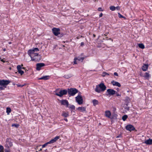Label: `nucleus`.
<instances>
[{
  "mask_svg": "<svg viewBox=\"0 0 152 152\" xmlns=\"http://www.w3.org/2000/svg\"><path fill=\"white\" fill-rule=\"evenodd\" d=\"M106 87L104 83H101L99 85L96 86L95 91L98 93H100L101 91H104L106 90Z\"/></svg>",
  "mask_w": 152,
  "mask_h": 152,
  "instance_id": "f257e3e1",
  "label": "nucleus"
},
{
  "mask_svg": "<svg viewBox=\"0 0 152 152\" xmlns=\"http://www.w3.org/2000/svg\"><path fill=\"white\" fill-rule=\"evenodd\" d=\"M52 31L53 34L58 37H62L64 34L60 32V29L59 28H54L52 29Z\"/></svg>",
  "mask_w": 152,
  "mask_h": 152,
  "instance_id": "f03ea898",
  "label": "nucleus"
},
{
  "mask_svg": "<svg viewBox=\"0 0 152 152\" xmlns=\"http://www.w3.org/2000/svg\"><path fill=\"white\" fill-rule=\"evenodd\" d=\"M31 60L35 61H39L41 59V56L37 53L33 54V55H30Z\"/></svg>",
  "mask_w": 152,
  "mask_h": 152,
  "instance_id": "7ed1b4c3",
  "label": "nucleus"
},
{
  "mask_svg": "<svg viewBox=\"0 0 152 152\" xmlns=\"http://www.w3.org/2000/svg\"><path fill=\"white\" fill-rule=\"evenodd\" d=\"M78 90L75 88H70L68 89V94L70 96H74L75 94L78 92Z\"/></svg>",
  "mask_w": 152,
  "mask_h": 152,
  "instance_id": "20e7f679",
  "label": "nucleus"
},
{
  "mask_svg": "<svg viewBox=\"0 0 152 152\" xmlns=\"http://www.w3.org/2000/svg\"><path fill=\"white\" fill-rule=\"evenodd\" d=\"M59 137H60L59 136L56 137L54 138L53 139H52L49 142H47V143H45V144L42 145V148H44L48 144H52L55 142L57 141V140H58L59 138Z\"/></svg>",
  "mask_w": 152,
  "mask_h": 152,
  "instance_id": "39448f33",
  "label": "nucleus"
},
{
  "mask_svg": "<svg viewBox=\"0 0 152 152\" xmlns=\"http://www.w3.org/2000/svg\"><path fill=\"white\" fill-rule=\"evenodd\" d=\"M75 99L77 102L79 104H81L83 103V99L82 96L80 95L79 94L75 97Z\"/></svg>",
  "mask_w": 152,
  "mask_h": 152,
  "instance_id": "423d86ee",
  "label": "nucleus"
},
{
  "mask_svg": "<svg viewBox=\"0 0 152 152\" xmlns=\"http://www.w3.org/2000/svg\"><path fill=\"white\" fill-rule=\"evenodd\" d=\"M12 145V143L10 139H7L5 144V147L8 148Z\"/></svg>",
  "mask_w": 152,
  "mask_h": 152,
  "instance_id": "0eeeda50",
  "label": "nucleus"
},
{
  "mask_svg": "<svg viewBox=\"0 0 152 152\" xmlns=\"http://www.w3.org/2000/svg\"><path fill=\"white\" fill-rule=\"evenodd\" d=\"M10 83V81L7 80H0V85L3 86L5 88L6 86Z\"/></svg>",
  "mask_w": 152,
  "mask_h": 152,
  "instance_id": "6e6552de",
  "label": "nucleus"
},
{
  "mask_svg": "<svg viewBox=\"0 0 152 152\" xmlns=\"http://www.w3.org/2000/svg\"><path fill=\"white\" fill-rule=\"evenodd\" d=\"M68 92V90L66 89L61 90L59 92V94H56V95L59 97H61L63 95H66Z\"/></svg>",
  "mask_w": 152,
  "mask_h": 152,
  "instance_id": "1a4fd4ad",
  "label": "nucleus"
},
{
  "mask_svg": "<svg viewBox=\"0 0 152 152\" xmlns=\"http://www.w3.org/2000/svg\"><path fill=\"white\" fill-rule=\"evenodd\" d=\"M39 51V49L37 48H33L32 49L29 50L28 51V53L29 55H33V54L35 53H34L35 52H38Z\"/></svg>",
  "mask_w": 152,
  "mask_h": 152,
  "instance_id": "9d476101",
  "label": "nucleus"
},
{
  "mask_svg": "<svg viewBox=\"0 0 152 152\" xmlns=\"http://www.w3.org/2000/svg\"><path fill=\"white\" fill-rule=\"evenodd\" d=\"M45 64L44 63H39L36 64V69L39 71L41 69V68L45 66Z\"/></svg>",
  "mask_w": 152,
  "mask_h": 152,
  "instance_id": "9b49d317",
  "label": "nucleus"
},
{
  "mask_svg": "<svg viewBox=\"0 0 152 152\" xmlns=\"http://www.w3.org/2000/svg\"><path fill=\"white\" fill-rule=\"evenodd\" d=\"M126 129L128 131H133L135 130V128L131 124H129L127 125L126 126Z\"/></svg>",
  "mask_w": 152,
  "mask_h": 152,
  "instance_id": "f8f14e48",
  "label": "nucleus"
},
{
  "mask_svg": "<svg viewBox=\"0 0 152 152\" xmlns=\"http://www.w3.org/2000/svg\"><path fill=\"white\" fill-rule=\"evenodd\" d=\"M84 59V58L83 57H78L75 58L74 59V64H77V61H81L82 62Z\"/></svg>",
  "mask_w": 152,
  "mask_h": 152,
  "instance_id": "ddd939ff",
  "label": "nucleus"
},
{
  "mask_svg": "<svg viewBox=\"0 0 152 152\" xmlns=\"http://www.w3.org/2000/svg\"><path fill=\"white\" fill-rule=\"evenodd\" d=\"M107 92L109 95H113L115 94L116 91L112 89H108L107 90Z\"/></svg>",
  "mask_w": 152,
  "mask_h": 152,
  "instance_id": "4468645a",
  "label": "nucleus"
},
{
  "mask_svg": "<svg viewBox=\"0 0 152 152\" xmlns=\"http://www.w3.org/2000/svg\"><path fill=\"white\" fill-rule=\"evenodd\" d=\"M17 69L18 73L22 75L24 73L23 71L21 70L22 67L20 65H18L17 66Z\"/></svg>",
  "mask_w": 152,
  "mask_h": 152,
  "instance_id": "2eb2a0df",
  "label": "nucleus"
},
{
  "mask_svg": "<svg viewBox=\"0 0 152 152\" xmlns=\"http://www.w3.org/2000/svg\"><path fill=\"white\" fill-rule=\"evenodd\" d=\"M61 104L64 105L66 106V107H68L69 103L66 100H62L61 101Z\"/></svg>",
  "mask_w": 152,
  "mask_h": 152,
  "instance_id": "dca6fc26",
  "label": "nucleus"
},
{
  "mask_svg": "<svg viewBox=\"0 0 152 152\" xmlns=\"http://www.w3.org/2000/svg\"><path fill=\"white\" fill-rule=\"evenodd\" d=\"M111 83L113 86H116L118 87H120L121 86V84L115 81L114 80L112 81Z\"/></svg>",
  "mask_w": 152,
  "mask_h": 152,
  "instance_id": "f3484780",
  "label": "nucleus"
},
{
  "mask_svg": "<svg viewBox=\"0 0 152 152\" xmlns=\"http://www.w3.org/2000/svg\"><path fill=\"white\" fill-rule=\"evenodd\" d=\"M144 143L148 145H151L152 144V139H149L145 140Z\"/></svg>",
  "mask_w": 152,
  "mask_h": 152,
  "instance_id": "a211bd4d",
  "label": "nucleus"
},
{
  "mask_svg": "<svg viewBox=\"0 0 152 152\" xmlns=\"http://www.w3.org/2000/svg\"><path fill=\"white\" fill-rule=\"evenodd\" d=\"M77 109L78 110L83 112L86 111V107H79Z\"/></svg>",
  "mask_w": 152,
  "mask_h": 152,
  "instance_id": "6ab92c4d",
  "label": "nucleus"
},
{
  "mask_svg": "<svg viewBox=\"0 0 152 152\" xmlns=\"http://www.w3.org/2000/svg\"><path fill=\"white\" fill-rule=\"evenodd\" d=\"M111 115V113L109 111H106L105 112V116L108 118H110Z\"/></svg>",
  "mask_w": 152,
  "mask_h": 152,
  "instance_id": "aec40b11",
  "label": "nucleus"
},
{
  "mask_svg": "<svg viewBox=\"0 0 152 152\" xmlns=\"http://www.w3.org/2000/svg\"><path fill=\"white\" fill-rule=\"evenodd\" d=\"M49 78V76H44L43 77H41L40 78H39V80H47Z\"/></svg>",
  "mask_w": 152,
  "mask_h": 152,
  "instance_id": "412c9836",
  "label": "nucleus"
},
{
  "mask_svg": "<svg viewBox=\"0 0 152 152\" xmlns=\"http://www.w3.org/2000/svg\"><path fill=\"white\" fill-rule=\"evenodd\" d=\"M92 102L94 105L95 106L98 104L99 102L98 100L96 99H94L92 101Z\"/></svg>",
  "mask_w": 152,
  "mask_h": 152,
  "instance_id": "4be33fe9",
  "label": "nucleus"
},
{
  "mask_svg": "<svg viewBox=\"0 0 152 152\" xmlns=\"http://www.w3.org/2000/svg\"><path fill=\"white\" fill-rule=\"evenodd\" d=\"M148 68V66L146 65H144L142 68V69L143 71H146Z\"/></svg>",
  "mask_w": 152,
  "mask_h": 152,
  "instance_id": "5701e85b",
  "label": "nucleus"
},
{
  "mask_svg": "<svg viewBox=\"0 0 152 152\" xmlns=\"http://www.w3.org/2000/svg\"><path fill=\"white\" fill-rule=\"evenodd\" d=\"M62 115L64 117H67L68 116L69 114L68 113L63 112L62 114Z\"/></svg>",
  "mask_w": 152,
  "mask_h": 152,
  "instance_id": "b1692460",
  "label": "nucleus"
},
{
  "mask_svg": "<svg viewBox=\"0 0 152 152\" xmlns=\"http://www.w3.org/2000/svg\"><path fill=\"white\" fill-rule=\"evenodd\" d=\"M138 46L140 48L142 49H144L145 48L144 45L142 43L138 44Z\"/></svg>",
  "mask_w": 152,
  "mask_h": 152,
  "instance_id": "393cba45",
  "label": "nucleus"
},
{
  "mask_svg": "<svg viewBox=\"0 0 152 152\" xmlns=\"http://www.w3.org/2000/svg\"><path fill=\"white\" fill-rule=\"evenodd\" d=\"M11 112V109L10 108L7 107L6 109V112L8 115H9V113Z\"/></svg>",
  "mask_w": 152,
  "mask_h": 152,
  "instance_id": "a878e982",
  "label": "nucleus"
},
{
  "mask_svg": "<svg viewBox=\"0 0 152 152\" xmlns=\"http://www.w3.org/2000/svg\"><path fill=\"white\" fill-rule=\"evenodd\" d=\"M128 116L126 115H124L122 117V119L124 121H125L127 118Z\"/></svg>",
  "mask_w": 152,
  "mask_h": 152,
  "instance_id": "bb28decb",
  "label": "nucleus"
},
{
  "mask_svg": "<svg viewBox=\"0 0 152 152\" xmlns=\"http://www.w3.org/2000/svg\"><path fill=\"white\" fill-rule=\"evenodd\" d=\"M69 108L71 109V110H75V107L74 105H72L69 106Z\"/></svg>",
  "mask_w": 152,
  "mask_h": 152,
  "instance_id": "cd10ccee",
  "label": "nucleus"
},
{
  "mask_svg": "<svg viewBox=\"0 0 152 152\" xmlns=\"http://www.w3.org/2000/svg\"><path fill=\"white\" fill-rule=\"evenodd\" d=\"M109 75V74L105 72H104L102 74V77H104L106 75Z\"/></svg>",
  "mask_w": 152,
  "mask_h": 152,
  "instance_id": "c85d7f7f",
  "label": "nucleus"
},
{
  "mask_svg": "<svg viewBox=\"0 0 152 152\" xmlns=\"http://www.w3.org/2000/svg\"><path fill=\"white\" fill-rule=\"evenodd\" d=\"M110 9L112 11H114L115 9V7L114 6H111L110 7Z\"/></svg>",
  "mask_w": 152,
  "mask_h": 152,
  "instance_id": "c756f323",
  "label": "nucleus"
},
{
  "mask_svg": "<svg viewBox=\"0 0 152 152\" xmlns=\"http://www.w3.org/2000/svg\"><path fill=\"white\" fill-rule=\"evenodd\" d=\"M4 147L1 145H0V152H4Z\"/></svg>",
  "mask_w": 152,
  "mask_h": 152,
  "instance_id": "7c9ffc66",
  "label": "nucleus"
},
{
  "mask_svg": "<svg viewBox=\"0 0 152 152\" xmlns=\"http://www.w3.org/2000/svg\"><path fill=\"white\" fill-rule=\"evenodd\" d=\"M59 89H57L55 91H54V92L55 93V94L56 95V94H59Z\"/></svg>",
  "mask_w": 152,
  "mask_h": 152,
  "instance_id": "2f4dec72",
  "label": "nucleus"
},
{
  "mask_svg": "<svg viewBox=\"0 0 152 152\" xmlns=\"http://www.w3.org/2000/svg\"><path fill=\"white\" fill-rule=\"evenodd\" d=\"M149 76V74L147 72H145V74L144 77L146 78H148Z\"/></svg>",
  "mask_w": 152,
  "mask_h": 152,
  "instance_id": "473e14b6",
  "label": "nucleus"
},
{
  "mask_svg": "<svg viewBox=\"0 0 152 152\" xmlns=\"http://www.w3.org/2000/svg\"><path fill=\"white\" fill-rule=\"evenodd\" d=\"M118 17L119 18H125V17H124V16H122L121 15L120 13H118Z\"/></svg>",
  "mask_w": 152,
  "mask_h": 152,
  "instance_id": "72a5a7b5",
  "label": "nucleus"
},
{
  "mask_svg": "<svg viewBox=\"0 0 152 152\" xmlns=\"http://www.w3.org/2000/svg\"><path fill=\"white\" fill-rule=\"evenodd\" d=\"M110 118L111 120H113L114 118L116 119V117L115 115L111 117L110 116V118Z\"/></svg>",
  "mask_w": 152,
  "mask_h": 152,
  "instance_id": "f704fd0d",
  "label": "nucleus"
},
{
  "mask_svg": "<svg viewBox=\"0 0 152 152\" xmlns=\"http://www.w3.org/2000/svg\"><path fill=\"white\" fill-rule=\"evenodd\" d=\"M25 84L24 85H21V84H17V85L18 87H23Z\"/></svg>",
  "mask_w": 152,
  "mask_h": 152,
  "instance_id": "c9c22d12",
  "label": "nucleus"
},
{
  "mask_svg": "<svg viewBox=\"0 0 152 152\" xmlns=\"http://www.w3.org/2000/svg\"><path fill=\"white\" fill-rule=\"evenodd\" d=\"M12 126H14L16 127V128H18L19 126V125L18 124H12Z\"/></svg>",
  "mask_w": 152,
  "mask_h": 152,
  "instance_id": "e433bc0d",
  "label": "nucleus"
},
{
  "mask_svg": "<svg viewBox=\"0 0 152 152\" xmlns=\"http://www.w3.org/2000/svg\"><path fill=\"white\" fill-rule=\"evenodd\" d=\"M120 7L119 6H117V7H115V9H116L117 10H120Z\"/></svg>",
  "mask_w": 152,
  "mask_h": 152,
  "instance_id": "4c0bfd02",
  "label": "nucleus"
},
{
  "mask_svg": "<svg viewBox=\"0 0 152 152\" xmlns=\"http://www.w3.org/2000/svg\"><path fill=\"white\" fill-rule=\"evenodd\" d=\"M5 89V88H4L3 86H0V89L1 90H3Z\"/></svg>",
  "mask_w": 152,
  "mask_h": 152,
  "instance_id": "58836bf2",
  "label": "nucleus"
},
{
  "mask_svg": "<svg viewBox=\"0 0 152 152\" xmlns=\"http://www.w3.org/2000/svg\"><path fill=\"white\" fill-rule=\"evenodd\" d=\"M98 10L99 11H103V10H102V9L101 7H99L98 9Z\"/></svg>",
  "mask_w": 152,
  "mask_h": 152,
  "instance_id": "ea45409f",
  "label": "nucleus"
},
{
  "mask_svg": "<svg viewBox=\"0 0 152 152\" xmlns=\"http://www.w3.org/2000/svg\"><path fill=\"white\" fill-rule=\"evenodd\" d=\"M115 94H116V96H121V95L118 94L116 92H115Z\"/></svg>",
  "mask_w": 152,
  "mask_h": 152,
  "instance_id": "a19ab883",
  "label": "nucleus"
},
{
  "mask_svg": "<svg viewBox=\"0 0 152 152\" xmlns=\"http://www.w3.org/2000/svg\"><path fill=\"white\" fill-rule=\"evenodd\" d=\"M5 152H10V151L9 150H5Z\"/></svg>",
  "mask_w": 152,
  "mask_h": 152,
  "instance_id": "79ce46f5",
  "label": "nucleus"
},
{
  "mask_svg": "<svg viewBox=\"0 0 152 152\" xmlns=\"http://www.w3.org/2000/svg\"><path fill=\"white\" fill-rule=\"evenodd\" d=\"M114 75H115V76H118V75L117 73L116 72H114Z\"/></svg>",
  "mask_w": 152,
  "mask_h": 152,
  "instance_id": "37998d69",
  "label": "nucleus"
},
{
  "mask_svg": "<svg viewBox=\"0 0 152 152\" xmlns=\"http://www.w3.org/2000/svg\"><path fill=\"white\" fill-rule=\"evenodd\" d=\"M0 60L3 62H5V61H4L3 59H1V58H0Z\"/></svg>",
  "mask_w": 152,
  "mask_h": 152,
  "instance_id": "c03bdc74",
  "label": "nucleus"
},
{
  "mask_svg": "<svg viewBox=\"0 0 152 152\" xmlns=\"http://www.w3.org/2000/svg\"><path fill=\"white\" fill-rule=\"evenodd\" d=\"M103 14L102 13H101L99 14V16L100 17H101L102 16Z\"/></svg>",
  "mask_w": 152,
  "mask_h": 152,
  "instance_id": "a18cd8bd",
  "label": "nucleus"
},
{
  "mask_svg": "<svg viewBox=\"0 0 152 152\" xmlns=\"http://www.w3.org/2000/svg\"><path fill=\"white\" fill-rule=\"evenodd\" d=\"M106 39L107 40H108V39L112 40V41H113V40L112 39L110 38H109V39H108V37H106Z\"/></svg>",
  "mask_w": 152,
  "mask_h": 152,
  "instance_id": "49530a36",
  "label": "nucleus"
},
{
  "mask_svg": "<svg viewBox=\"0 0 152 152\" xmlns=\"http://www.w3.org/2000/svg\"><path fill=\"white\" fill-rule=\"evenodd\" d=\"M84 45V43L83 42H82L81 43V46H82Z\"/></svg>",
  "mask_w": 152,
  "mask_h": 152,
  "instance_id": "de8ad7c7",
  "label": "nucleus"
},
{
  "mask_svg": "<svg viewBox=\"0 0 152 152\" xmlns=\"http://www.w3.org/2000/svg\"><path fill=\"white\" fill-rule=\"evenodd\" d=\"M64 120L67 122L68 121V120L66 118H64Z\"/></svg>",
  "mask_w": 152,
  "mask_h": 152,
  "instance_id": "09e8293b",
  "label": "nucleus"
},
{
  "mask_svg": "<svg viewBox=\"0 0 152 152\" xmlns=\"http://www.w3.org/2000/svg\"><path fill=\"white\" fill-rule=\"evenodd\" d=\"M121 135H119V136H117L116 137V138H118V137H121Z\"/></svg>",
  "mask_w": 152,
  "mask_h": 152,
  "instance_id": "8fccbe9b",
  "label": "nucleus"
},
{
  "mask_svg": "<svg viewBox=\"0 0 152 152\" xmlns=\"http://www.w3.org/2000/svg\"><path fill=\"white\" fill-rule=\"evenodd\" d=\"M108 33H106L105 34H104V35L105 36H107V34Z\"/></svg>",
  "mask_w": 152,
  "mask_h": 152,
  "instance_id": "3c124183",
  "label": "nucleus"
},
{
  "mask_svg": "<svg viewBox=\"0 0 152 152\" xmlns=\"http://www.w3.org/2000/svg\"><path fill=\"white\" fill-rule=\"evenodd\" d=\"M93 36L94 37H96V35L95 34H93Z\"/></svg>",
  "mask_w": 152,
  "mask_h": 152,
  "instance_id": "603ef678",
  "label": "nucleus"
},
{
  "mask_svg": "<svg viewBox=\"0 0 152 152\" xmlns=\"http://www.w3.org/2000/svg\"><path fill=\"white\" fill-rule=\"evenodd\" d=\"M25 68L24 67H22V69H25Z\"/></svg>",
  "mask_w": 152,
  "mask_h": 152,
  "instance_id": "864d4df0",
  "label": "nucleus"
},
{
  "mask_svg": "<svg viewBox=\"0 0 152 152\" xmlns=\"http://www.w3.org/2000/svg\"><path fill=\"white\" fill-rule=\"evenodd\" d=\"M117 91H118V90H119V89L118 88H117Z\"/></svg>",
  "mask_w": 152,
  "mask_h": 152,
  "instance_id": "5fc2aeb1",
  "label": "nucleus"
},
{
  "mask_svg": "<svg viewBox=\"0 0 152 152\" xmlns=\"http://www.w3.org/2000/svg\"><path fill=\"white\" fill-rule=\"evenodd\" d=\"M20 66L22 67V66H23V64H22L21 65V66Z\"/></svg>",
  "mask_w": 152,
  "mask_h": 152,
  "instance_id": "6e6d98bb",
  "label": "nucleus"
},
{
  "mask_svg": "<svg viewBox=\"0 0 152 152\" xmlns=\"http://www.w3.org/2000/svg\"><path fill=\"white\" fill-rule=\"evenodd\" d=\"M47 151V149H46V150H45V151Z\"/></svg>",
  "mask_w": 152,
  "mask_h": 152,
  "instance_id": "4d7b16f0",
  "label": "nucleus"
},
{
  "mask_svg": "<svg viewBox=\"0 0 152 152\" xmlns=\"http://www.w3.org/2000/svg\"><path fill=\"white\" fill-rule=\"evenodd\" d=\"M100 37V36H99V37H98V39H99V37Z\"/></svg>",
  "mask_w": 152,
  "mask_h": 152,
  "instance_id": "13d9d810",
  "label": "nucleus"
},
{
  "mask_svg": "<svg viewBox=\"0 0 152 152\" xmlns=\"http://www.w3.org/2000/svg\"><path fill=\"white\" fill-rule=\"evenodd\" d=\"M9 44H11V42H9Z\"/></svg>",
  "mask_w": 152,
  "mask_h": 152,
  "instance_id": "bf43d9fd",
  "label": "nucleus"
},
{
  "mask_svg": "<svg viewBox=\"0 0 152 152\" xmlns=\"http://www.w3.org/2000/svg\"><path fill=\"white\" fill-rule=\"evenodd\" d=\"M5 50V49H4V51Z\"/></svg>",
  "mask_w": 152,
  "mask_h": 152,
  "instance_id": "052dcab7",
  "label": "nucleus"
},
{
  "mask_svg": "<svg viewBox=\"0 0 152 152\" xmlns=\"http://www.w3.org/2000/svg\"><path fill=\"white\" fill-rule=\"evenodd\" d=\"M65 76V77L66 78V76Z\"/></svg>",
  "mask_w": 152,
  "mask_h": 152,
  "instance_id": "680f3d73",
  "label": "nucleus"
},
{
  "mask_svg": "<svg viewBox=\"0 0 152 152\" xmlns=\"http://www.w3.org/2000/svg\"><path fill=\"white\" fill-rule=\"evenodd\" d=\"M66 78H68V77H66Z\"/></svg>",
  "mask_w": 152,
  "mask_h": 152,
  "instance_id": "e2e57ef3",
  "label": "nucleus"
}]
</instances>
